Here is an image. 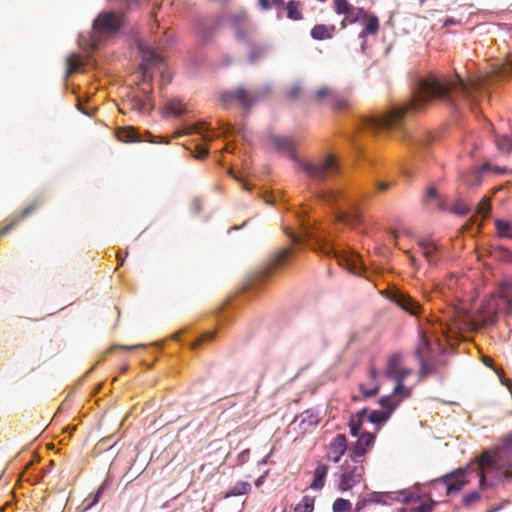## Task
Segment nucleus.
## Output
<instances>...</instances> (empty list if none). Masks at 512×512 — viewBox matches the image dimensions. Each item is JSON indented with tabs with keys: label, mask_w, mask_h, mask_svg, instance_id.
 Instances as JSON below:
<instances>
[{
	"label": "nucleus",
	"mask_w": 512,
	"mask_h": 512,
	"mask_svg": "<svg viewBox=\"0 0 512 512\" xmlns=\"http://www.w3.org/2000/svg\"><path fill=\"white\" fill-rule=\"evenodd\" d=\"M486 81L487 79L482 78L464 80L457 74L452 78L429 75L418 81L413 100L408 107L394 108L384 115L366 117L362 121V129L374 134L388 129H400L408 110H421L432 100H439L450 106L464 104L471 107L486 86Z\"/></svg>",
	"instance_id": "f257e3e1"
},
{
	"label": "nucleus",
	"mask_w": 512,
	"mask_h": 512,
	"mask_svg": "<svg viewBox=\"0 0 512 512\" xmlns=\"http://www.w3.org/2000/svg\"><path fill=\"white\" fill-rule=\"evenodd\" d=\"M512 453V431L503 435L498 442L488 449H485L476 459L477 472L479 478V488L485 490L492 484L487 481V474L490 468L499 464L506 456Z\"/></svg>",
	"instance_id": "f03ea898"
},
{
	"label": "nucleus",
	"mask_w": 512,
	"mask_h": 512,
	"mask_svg": "<svg viewBox=\"0 0 512 512\" xmlns=\"http://www.w3.org/2000/svg\"><path fill=\"white\" fill-rule=\"evenodd\" d=\"M500 312L512 313V280L504 283L497 294L483 300L479 308L480 320L484 324H493Z\"/></svg>",
	"instance_id": "7ed1b4c3"
},
{
	"label": "nucleus",
	"mask_w": 512,
	"mask_h": 512,
	"mask_svg": "<svg viewBox=\"0 0 512 512\" xmlns=\"http://www.w3.org/2000/svg\"><path fill=\"white\" fill-rule=\"evenodd\" d=\"M123 22L124 17L120 12L103 11L99 13L92 25V46L96 48L102 39L116 35L120 31Z\"/></svg>",
	"instance_id": "20e7f679"
},
{
	"label": "nucleus",
	"mask_w": 512,
	"mask_h": 512,
	"mask_svg": "<svg viewBox=\"0 0 512 512\" xmlns=\"http://www.w3.org/2000/svg\"><path fill=\"white\" fill-rule=\"evenodd\" d=\"M365 460H355L348 457L339 467L337 488L341 492L353 489L364 481Z\"/></svg>",
	"instance_id": "39448f33"
},
{
	"label": "nucleus",
	"mask_w": 512,
	"mask_h": 512,
	"mask_svg": "<svg viewBox=\"0 0 512 512\" xmlns=\"http://www.w3.org/2000/svg\"><path fill=\"white\" fill-rule=\"evenodd\" d=\"M385 374L396 382L393 390L394 395H401L402 398L410 395L409 389L403 383L407 377L413 374V370L404 365V357L401 353H394L389 356Z\"/></svg>",
	"instance_id": "423d86ee"
},
{
	"label": "nucleus",
	"mask_w": 512,
	"mask_h": 512,
	"mask_svg": "<svg viewBox=\"0 0 512 512\" xmlns=\"http://www.w3.org/2000/svg\"><path fill=\"white\" fill-rule=\"evenodd\" d=\"M474 464L477 465L475 460L464 468L456 469L434 480L433 487L437 489L439 486H443L447 495L460 492L464 486L470 483L469 476L472 473V466Z\"/></svg>",
	"instance_id": "0eeeda50"
},
{
	"label": "nucleus",
	"mask_w": 512,
	"mask_h": 512,
	"mask_svg": "<svg viewBox=\"0 0 512 512\" xmlns=\"http://www.w3.org/2000/svg\"><path fill=\"white\" fill-rule=\"evenodd\" d=\"M300 168L310 179L319 182L336 175L339 171L334 155H328L311 163L301 162Z\"/></svg>",
	"instance_id": "6e6552de"
},
{
	"label": "nucleus",
	"mask_w": 512,
	"mask_h": 512,
	"mask_svg": "<svg viewBox=\"0 0 512 512\" xmlns=\"http://www.w3.org/2000/svg\"><path fill=\"white\" fill-rule=\"evenodd\" d=\"M45 202L42 194H37L33 197L31 202L21 211L11 214L2 223L0 230V236L6 235L12 229H14L21 221L32 215L37 209H39Z\"/></svg>",
	"instance_id": "1a4fd4ad"
},
{
	"label": "nucleus",
	"mask_w": 512,
	"mask_h": 512,
	"mask_svg": "<svg viewBox=\"0 0 512 512\" xmlns=\"http://www.w3.org/2000/svg\"><path fill=\"white\" fill-rule=\"evenodd\" d=\"M227 23L234 31L235 37L240 42H248L252 32V25L246 11H237L227 16Z\"/></svg>",
	"instance_id": "9d476101"
},
{
	"label": "nucleus",
	"mask_w": 512,
	"mask_h": 512,
	"mask_svg": "<svg viewBox=\"0 0 512 512\" xmlns=\"http://www.w3.org/2000/svg\"><path fill=\"white\" fill-rule=\"evenodd\" d=\"M316 249L327 256L333 255V257L338 261V264L345 267L351 273L358 274L360 272L361 263L357 255L340 253L334 250L333 246L328 243L319 242L318 248Z\"/></svg>",
	"instance_id": "9b49d317"
},
{
	"label": "nucleus",
	"mask_w": 512,
	"mask_h": 512,
	"mask_svg": "<svg viewBox=\"0 0 512 512\" xmlns=\"http://www.w3.org/2000/svg\"><path fill=\"white\" fill-rule=\"evenodd\" d=\"M431 354V345L429 338L424 331H420L418 343L414 349V355L419 361V375L421 378L433 372V367L427 362Z\"/></svg>",
	"instance_id": "f8f14e48"
},
{
	"label": "nucleus",
	"mask_w": 512,
	"mask_h": 512,
	"mask_svg": "<svg viewBox=\"0 0 512 512\" xmlns=\"http://www.w3.org/2000/svg\"><path fill=\"white\" fill-rule=\"evenodd\" d=\"M312 99L317 103H325L335 110H342L348 106V100L339 95L336 90L328 86L315 90L312 95Z\"/></svg>",
	"instance_id": "ddd939ff"
},
{
	"label": "nucleus",
	"mask_w": 512,
	"mask_h": 512,
	"mask_svg": "<svg viewBox=\"0 0 512 512\" xmlns=\"http://www.w3.org/2000/svg\"><path fill=\"white\" fill-rule=\"evenodd\" d=\"M220 99L224 105L238 102L244 108H250L254 103L258 101L259 97L255 92H251L240 87L235 91L223 93Z\"/></svg>",
	"instance_id": "4468645a"
},
{
	"label": "nucleus",
	"mask_w": 512,
	"mask_h": 512,
	"mask_svg": "<svg viewBox=\"0 0 512 512\" xmlns=\"http://www.w3.org/2000/svg\"><path fill=\"white\" fill-rule=\"evenodd\" d=\"M387 297L390 301L411 315H418L421 311L420 304L408 294L400 290L388 291Z\"/></svg>",
	"instance_id": "2eb2a0df"
},
{
	"label": "nucleus",
	"mask_w": 512,
	"mask_h": 512,
	"mask_svg": "<svg viewBox=\"0 0 512 512\" xmlns=\"http://www.w3.org/2000/svg\"><path fill=\"white\" fill-rule=\"evenodd\" d=\"M348 450V440L344 434H337L327 445L326 459L338 463Z\"/></svg>",
	"instance_id": "dca6fc26"
},
{
	"label": "nucleus",
	"mask_w": 512,
	"mask_h": 512,
	"mask_svg": "<svg viewBox=\"0 0 512 512\" xmlns=\"http://www.w3.org/2000/svg\"><path fill=\"white\" fill-rule=\"evenodd\" d=\"M375 435L369 432L362 433L356 443L349 449V456L355 460H364L368 450L374 445Z\"/></svg>",
	"instance_id": "f3484780"
},
{
	"label": "nucleus",
	"mask_w": 512,
	"mask_h": 512,
	"mask_svg": "<svg viewBox=\"0 0 512 512\" xmlns=\"http://www.w3.org/2000/svg\"><path fill=\"white\" fill-rule=\"evenodd\" d=\"M268 143L276 152L295 157V142L292 137L271 135L268 137Z\"/></svg>",
	"instance_id": "a211bd4d"
},
{
	"label": "nucleus",
	"mask_w": 512,
	"mask_h": 512,
	"mask_svg": "<svg viewBox=\"0 0 512 512\" xmlns=\"http://www.w3.org/2000/svg\"><path fill=\"white\" fill-rule=\"evenodd\" d=\"M162 62L160 54L147 47L142 49V62L140 68L143 73V80L151 82L152 76L149 75L148 70L150 67L157 66Z\"/></svg>",
	"instance_id": "6ab92c4d"
},
{
	"label": "nucleus",
	"mask_w": 512,
	"mask_h": 512,
	"mask_svg": "<svg viewBox=\"0 0 512 512\" xmlns=\"http://www.w3.org/2000/svg\"><path fill=\"white\" fill-rule=\"evenodd\" d=\"M292 254V247H287L279 250L276 254H274L271 257L268 268L271 270L285 265L291 258Z\"/></svg>",
	"instance_id": "aec40b11"
},
{
	"label": "nucleus",
	"mask_w": 512,
	"mask_h": 512,
	"mask_svg": "<svg viewBox=\"0 0 512 512\" xmlns=\"http://www.w3.org/2000/svg\"><path fill=\"white\" fill-rule=\"evenodd\" d=\"M116 136L118 140L126 143L142 142L144 141L138 131L132 126L121 127L117 129Z\"/></svg>",
	"instance_id": "412c9836"
},
{
	"label": "nucleus",
	"mask_w": 512,
	"mask_h": 512,
	"mask_svg": "<svg viewBox=\"0 0 512 512\" xmlns=\"http://www.w3.org/2000/svg\"><path fill=\"white\" fill-rule=\"evenodd\" d=\"M350 211L340 212L338 215V220L349 225H358L361 223V215L357 210L355 204L353 202L348 203Z\"/></svg>",
	"instance_id": "4be33fe9"
},
{
	"label": "nucleus",
	"mask_w": 512,
	"mask_h": 512,
	"mask_svg": "<svg viewBox=\"0 0 512 512\" xmlns=\"http://www.w3.org/2000/svg\"><path fill=\"white\" fill-rule=\"evenodd\" d=\"M328 470L329 467L326 464H318L314 470V477L310 484V488L314 490H321L325 485Z\"/></svg>",
	"instance_id": "5701e85b"
},
{
	"label": "nucleus",
	"mask_w": 512,
	"mask_h": 512,
	"mask_svg": "<svg viewBox=\"0 0 512 512\" xmlns=\"http://www.w3.org/2000/svg\"><path fill=\"white\" fill-rule=\"evenodd\" d=\"M418 244L427 262L431 265H435L438 262V256L436 254V245L428 240H421L418 242Z\"/></svg>",
	"instance_id": "b1692460"
},
{
	"label": "nucleus",
	"mask_w": 512,
	"mask_h": 512,
	"mask_svg": "<svg viewBox=\"0 0 512 512\" xmlns=\"http://www.w3.org/2000/svg\"><path fill=\"white\" fill-rule=\"evenodd\" d=\"M335 31L334 25L318 24L311 30V37L315 40H325L332 38Z\"/></svg>",
	"instance_id": "393cba45"
},
{
	"label": "nucleus",
	"mask_w": 512,
	"mask_h": 512,
	"mask_svg": "<svg viewBox=\"0 0 512 512\" xmlns=\"http://www.w3.org/2000/svg\"><path fill=\"white\" fill-rule=\"evenodd\" d=\"M492 470H496L501 479L505 481L512 480V461L505 462L503 459L499 464L495 465L493 468H490V471Z\"/></svg>",
	"instance_id": "a878e982"
},
{
	"label": "nucleus",
	"mask_w": 512,
	"mask_h": 512,
	"mask_svg": "<svg viewBox=\"0 0 512 512\" xmlns=\"http://www.w3.org/2000/svg\"><path fill=\"white\" fill-rule=\"evenodd\" d=\"M106 489V482L102 483L101 486L97 489V491L94 494L89 495L83 502H82V510L86 511L90 508H92L94 505H96L103 492Z\"/></svg>",
	"instance_id": "bb28decb"
},
{
	"label": "nucleus",
	"mask_w": 512,
	"mask_h": 512,
	"mask_svg": "<svg viewBox=\"0 0 512 512\" xmlns=\"http://www.w3.org/2000/svg\"><path fill=\"white\" fill-rule=\"evenodd\" d=\"M106 489V482L102 483L101 486L97 489V491L94 494L89 495L83 502H82V510L86 511L90 508H92L94 505H96L103 492Z\"/></svg>",
	"instance_id": "cd10ccee"
},
{
	"label": "nucleus",
	"mask_w": 512,
	"mask_h": 512,
	"mask_svg": "<svg viewBox=\"0 0 512 512\" xmlns=\"http://www.w3.org/2000/svg\"><path fill=\"white\" fill-rule=\"evenodd\" d=\"M185 105L179 99H171L165 106V112L167 115L180 116L185 113Z\"/></svg>",
	"instance_id": "c85d7f7f"
},
{
	"label": "nucleus",
	"mask_w": 512,
	"mask_h": 512,
	"mask_svg": "<svg viewBox=\"0 0 512 512\" xmlns=\"http://www.w3.org/2000/svg\"><path fill=\"white\" fill-rule=\"evenodd\" d=\"M365 17H367V12L363 8L351 6L349 11L345 14V19L342 21V26L345 25V21L352 24Z\"/></svg>",
	"instance_id": "c756f323"
},
{
	"label": "nucleus",
	"mask_w": 512,
	"mask_h": 512,
	"mask_svg": "<svg viewBox=\"0 0 512 512\" xmlns=\"http://www.w3.org/2000/svg\"><path fill=\"white\" fill-rule=\"evenodd\" d=\"M315 498L309 495L303 496L301 501L296 505L294 512H313Z\"/></svg>",
	"instance_id": "7c9ffc66"
},
{
	"label": "nucleus",
	"mask_w": 512,
	"mask_h": 512,
	"mask_svg": "<svg viewBox=\"0 0 512 512\" xmlns=\"http://www.w3.org/2000/svg\"><path fill=\"white\" fill-rule=\"evenodd\" d=\"M287 10V16L291 20H301L302 19V12L300 11V4L298 1L291 0L287 3L286 6Z\"/></svg>",
	"instance_id": "2f4dec72"
},
{
	"label": "nucleus",
	"mask_w": 512,
	"mask_h": 512,
	"mask_svg": "<svg viewBox=\"0 0 512 512\" xmlns=\"http://www.w3.org/2000/svg\"><path fill=\"white\" fill-rule=\"evenodd\" d=\"M251 490V485L248 482L236 483L225 495V497L239 496L248 493Z\"/></svg>",
	"instance_id": "473e14b6"
},
{
	"label": "nucleus",
	"mask_w": 512,
	"mask_h": 512,
	"mask_svg": "<svg viewBox=\"0 0 512 512\" xmlns=\"http://www.w3.org/2000/svg\"><path fill=\"white\" fill-rule=\"evenodd\" d=\"M495 226L500 237H507L512 239V224L510 222L504 220H496Z\"/></svg>",
	"instance_id": "72a5a7b5"
},
{
	"label": "nucleus",
	"mask_w": 512,
	"mask_h": 512,
	"mask_svg": "<svg viewBox=\"0 0 512 512\" xmlns=\"http://www.w3.org/2000/svg\"><path fill=\"white\" fill-rule=\"evenodd\" d=\"M203 126V124H197V125H191L187 128H185L183 131H177L175 134H174V137H179L181 135H190V134H193V133H198V134H201L202 135V138L205 140V141H210L212 139L211 136L209 135H205L203 133V131L201 130V127Z\"/></svg>",
	"instance_id": "f704fd0d"
},
{
	"label": "nucleus",
	"mask_w": 512,
	"mask_h": 512,
	"mask_svg": "<svg viewBox=\"0 0 512 512\" xmlns=\"http://www.w3.org/2000/svg\"><path fill=\"white\" fill-rule=\"evenodd\" d=\"M67 64V74L70 75L78 70V68L82 65L81 56L78 54H72L66 59Z\"/></svg>",
	"instance_id": "c9c22d12"
},
{
	"label": "nucleus",
	"mask_w": 512,
	"mask_h": 512,
	"mask_svg": "<svg viewBox=\"0 0 512 512\" xmlns=\"http://www.w3.org/2000/svg\"><path fill=\"white\" fill-rule=\"evenodd\" d=\"M366 413V410L363 409L360 411L356 417H351L349 422L350 432L353 436H357L360 428L362 426V416Z\"/></svg>",
	"instance_id": "e433bc0d"
},
{
	"label": "nucleus",
	"mask_w": 512,
	"mask_h": 512,
	"mask_svg": "<svg viewBox=\"0 0 512 512\" xmlns=\"http://www.w3.org/2000/svg\"><path fill=\"white\" fill-rule=\"evenodd\" d=\"M266 53V49L262 45H253L250 48L248 59L251 63H254L261 59Z\"/></svg>",
	"instance_id": "4c0bfd02"
},
{
	"label": "nucleus",
	"mask_w": 512,
	"mask_h": 512,
	"mask_svg": "<svg viewBox=\"0 0 512 512\" xmlns=\"http://www.w3.org/2000/svg\"><path fill=\"white\" fill-rule=\"evenodd\" d=\"M288 237L291 239L293 244H301L304 241L311 239L313 236L308 229H305V231L301 233L289 232Z\"/></svg>",
	"instance_id": "58836bf2"
},
{
	"label": "nucleus",
	"mask_w": 512,
	"mask_h": 512,
	"mask_svg": "<svg viewBox=\"0 0 512 512\" xmlns=\"http://www.w3.org/2000/svg\"><path fill=\"white\" fill-rule=\"evenodd\" d=\"M437 502L430 499L429 501L421 502L418 506H413L409 512H433Z\"/></svg>",
	"instance_id": "ea45409f"
},
{
	"label": "nucleus",
	"mask_w": 512,
	"mask_h": 512,
	"mask_svg": "<svg viewBox=\"0 0 512 512\" xmlns=\"http://www.w3.org/2000/svg\"><path fill=\"white\" fill-rule=\"evenodd\" d=\"M351 502L344 498H337L332 506L333 512H347L351 509Z\"/></svg>",
	"instance_id": "a19ab883"
},
{
	"label": "nucleus",
	"mask_w": 512,
	"mask_h": 512,
	"mask_svg": "<svg viewBox=\"0 0 512 512\" xmlns=\"http://www.w3.org/2000/svg\"><path fill=\"white\" fill-rule=\"evenodd\" d=\"M342 197V193L335 190H327L321 194V198L329 204L337 203Z\"/></svg>",
	"instance_id": "79ce46f5"
},
{
	"label": "nucleus",
	"mask_w": 512,
	"mask_h": 512,
	"mask_svg": "<svg viewBox=\"0 0 512 512\" xmlns=\"http://www.w3.org/2000/svg\"><path fill=\"white\" fill-rule=\"evenodd\" d=\"M351 6L352 5L348 2V0H333L334 11L338 15H345Z\"/></svg>",
	"instance_id": "37998d69"
},
{
	"label": "nucleus",
	"mask_w": 512,
	"mask_h": 512,
	"mask_svg": "<svg viewBox=\"0 0 512 512\" xmlns=\"http://www.w3.org/2000/svg\"><path fill=\"white\" fill-rule=\"evenodd\" d=\"M497 148L502 153H509L512 151V141L506 137H500L496 140Z\"/></svg>",
	"instance_id": "c03bdc74"
},
{
	"label": "nucleus",
	"mask_w": 512,
	"mask_h": 512,
	"mask_svg": "<svg viewBox=\"0 0 512 512\" xmlns=\"http://www.w3.org/2000/svg\"><path fill=\"white\" fill-rule=\"evenodd\" d=\"M480 499L481 494L478 491H471L462 498V503L464 506L470 507L479 502Z\"/></svg>",
	"instance_id": "a18cd8bd"
},
{
	"label": "nucleus",
	"mask_w": 512,
	"mask_h": 512,
	"mask_svg": "<svg viewBox=\"0 0 512 512\" xmlns=\"http://www.w3.org/2000/svg\"><path fill=\"white\" fill-rule=\"evenodd\" d=\"M388 417L389 414L383 411L374 410L369 414V421L374 424H381L387 421Z\"/></svg>",
	"instance_id": "49530a36"
},
{
	"label": "nucleus",
	"mask_w": 512,
	"mask_h": 512,
	"mask_svg": "<svg viewBox=\"0 0 512 512\" xmlns=\"http://www.w3.org/2000/svg\"><path fill=\"white\" fill-rule=\"evenodd\" d=\"M379 29V20L376 16H372L368 19L366 26L363 30L364 34H375Z\"/></svg>",
	"instance_id": "de8ad7c7"
},
{
	"label": "nucleus",
	"mask_w": 512,
	"mask_h": 512,
	"mask_svg": "<svg viewBox=\"0 0 512 512\" xmlns=\"http://www.w3.org/2000/svg\"><path fill=\"white\" fill-rule=\"evenodd\" d=\"M319 422V417L317 414H315L314 412L312 411H305L302 415H301V423L302 424H305L307 423L308 425L310 426H313V425H317Z\"/></svg>",
	"instance_id": "09e8293b"
},
{
	"label": "nucleus",
	"mask_w": 512,
	"mask_h": 512,
	"mask_svg": "<svg viewBox=\"0 0 512 512\" xmlns=\"http://www.w3.org/2000/svg\"><path fill=\"white\" fill-rule=\"evenodd\" d=\"M424 200L427 203L430 202V201H436L437 205L439 207H441L440 196L438 195L435 187H433V186H430V187L427 188Z\"/></svg>",
	"instance_id": "8fccbe9b"
},
{
	"label": "nucleus",
	"mask_w": 512,
	"mask_h": 512,
	"mask_svg": "<svg viewBox=\"0 0 512 512\" xmlns=\"http://www.w3.org/2000/svg\"><path fill=\"white\" fill-rule=\"evenodd\" d=\"M451 210L453 213L463 216L468 213L469 207L465 202L458 200L453 204Z\"/></svg>",
	"instance_id": "3c124183"
},
{
	"label": "nucleus",
	"mask_w": 512,
	"mask_h": 512,
	"mask_svg": "<svg viewBox=\"0 0 512 512\" xmlns=\"http://www.w3.org/2000/svg\"><path fill=\"white\" fill-rule=\"evenodd\" d=\"M387 495L381 492H372L368 495V497L364 500V503H385L384 498Z\"/></svg>",
	"instance_id": "603ef678"
},
{
	"label": "nucleus",
	"mask_w": 512,
	"mask_h": 512,
	"mask_svg": "<svg viewBox=\"0 0 512 512\" xmlns=\"http://www.w3.org/2000/svg\"><path fill=\"white\" fill-rule=\"evenodd\" d=\"M400 401L401 399L394 402L391 396H385L380 399V404L382 407L387 408L390 414L397 407Z\"/></svg>",
	"instance_id": "864d4df0"
},
{
	"label": "nucleus",
	"mask_w": 512,
	"mask_h": 512,
	"mask_svg": "<svg viewBox=\"0 0 512 512\" xmlns=\"http://www.w3.org/2000/svg\"><path fill=\"white\" fill-rule=\"evenodd\" d=\"M495 73L498 75L512 76V57L507 59Z\"/></svg>",
	"instance_id": "5fc2aeb1"
},
{
	"label": "nucleus",
	"mask_w": 512,
	"mask_h": 512,
	"mask_svg": "<svg viewBox=\"0 0 512 512\" xmlns=\"http://www.w3.org/2000/svg\"><path fill=\"white\" fill-rule=\"evenodd\" d=\"M490 211V200L483 198L477 205V212L483 215H487Z\"/></svg>",
	"instance_id": "6e6d98bb"
},
{
	"label": "nucleus",
	"mask_w": 512,
	"mask_h": 512,
	"mask_svg": "<svg viewBox=\"0 0 512 512\" xmlns=\"http://www.w3.org/2000/svg\"><path fill=\"white\" fill-rule=\"evenodd\" d=\"M195 150L196 153L194 154V157L197 159H204L208 155V148L201 144L196 145Z\"/></svg>",
	"instance_id": "4d7b16f0"
},
{
	"label": "nucleus",
	"mask_w": 512,
	"mask_h": 512,
	"mask_svg": "<svg viewBox=\"0 0 512 512\" xmlns=\"http://www.w3.org/2000/svg\"><path fill=\"white\" fill-rule=\"evenodd\" d=\"M214 334L212 332H208V333H205L202 337H200L199 339H197L193 344H192V349H197L198 347H200V345L202 344V342L206 341V340H211L213 338Z\"/></svg>",
	"instance_id": "13d9d810"
},
{
	"label": "nucleus",
	"mask_w": 512,
	"mask_h": 512,
	"mask_svg": "<svg viewBox=\"0 0 512 512\" xmlns=\"http://www.w3.org/2000/svg\"><path fill=\"white\" fill-rule=\"evenodd\" d=\"M360 388H361L363 395L366 398L374 396L379 391V385H377V384L374 385L371 389H365L363 386H361Z\"/></svg>",
	"instance_id": "bf43d9fd"
},
{
	"label": "nucleus",
	"mask_w": 512,
	"mask_h": 512,
	"mask_svg": "<svg viewBox=\"0 0 512 512\" xmlns=\"http://www.w3.org/2000/svg\"><path fill=\"white\" fill-rule=\"evenodd\" d=\"M301 93V87L299 85H294L288 92V98L291 100H295L299 97Z\"/></svg>",
	"instance_id": "052dcab7"
},
{
	"label": "nucleus",
	"mask_w": 512,
	"mask_h": 512,
	"mask_svg": "<svg viewBox=\"0 0 512 512\" xmlns=\"http://www.w3.org/2000/svg\"><path fill=\"white\" fill-rule=\"evenodd\" d=\"M230 174L233 176V178H234L237 182H239V183L243 186V188H244V189H246V190H248V191H250V190L252 189V187H251V186H250V185H249V184H248V183H247L243 178H241V177H239V176H237V175H234V174L232 173V171H230Z\"/></svg>",
	"instance_id": "680f3d73"
},
{
	"label": "nucleus",
	"mask_w": 512,
	"mask_h": 512,
	"mask_svg": "<svg viewBox=\"0 0 512 512\" xmlns=\"http://www.w3.org/2000/svg\"><path fill=\"white\" fill-rule=\"evenodd\" d=\"M391 187V184L388 182H379L376 184V189L380 193L386 192Z\"/></svg>",
	"instance_id": "e2e57ef3"
},
{
	"label": "nucleus",
	"mask_w": 512,
	"mask_h": 512,
	"mask_svg": "<svg viewBox=\"0 0 512 512\" xmlns=\"http://www.w3.org/2000/svg\"><path fill=\"white\" fill-rule=\"evenodd\" d=\"M258 3L263 10H268L272 7L270 0H258Z\"/></svg>",
	"instance_id": "0e129e2a"
},
{
	"label": "nucleus",
	"mask_w": 512,
	"mask_h": 512,
	"mask_svg": "<svg viewBox=\"0 0 512 512\" xmlns=\"http://www.w3.org/2000/svg\"><path fill=\"white\" fill-rule=\"evenodd\" d=\"M139 347H142V345H132V346H114L111 348L114 349V348H121V349H124V350H134V349H137Z\"/></svg>",
	"instance_id": "69168bd1"
},
{
	"label": "nucleus",
	"mask_w": 512,
	"mask_h": 512,
	"mask_svg": "<svg viewBox=\"0 0 512 512\" xmlns=\"http://www.w3.org/2000/svg\"><path fill=\"white\" fill-rule=\"evenodd\" d=\"M369 374H370V378L372 380H376V378H377V371H376V369L374 367L370 368Z\"/></svg>",
	"instance_id": "338daca9"
},
{
	"label": "nucleus",
	"mask_w": 512,
	"mask_h": 512,
	"mask_svg": "<svg viewBox=\"0 0 512 512\" xmlns=\"http://www.w3.org/2000/svg\"><path fill=\"white\" fill-rule=\"evenodd\" d=\"M264 480H265V475L260 476V477L255 481V485H256V487H260V486L263 484Z\"/></svg>",
	"instance_id": "774afa93"
}]
</instances>
